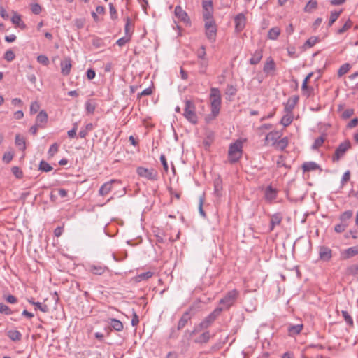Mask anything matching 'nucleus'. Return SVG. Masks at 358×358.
Listing matches in <instances>:
<instances>
[{
	"label": "nucleus",
	"instance_id": "obj_1",
	"mask_svg": "<svg viewBox=\"0 0 358 358\" xmlns=\"http://www.w3.org/2000/svg\"><path fill=\"white\" fill-rule=\"evenodd\" d=\"M210 101L211 114L207 116L206 118V121L208 122L215 118L219 115L220 111L222 97L220 91L218 88L212 87L210 89Z\"/></svg>",
	"mask_w": 358,
	"mask_h": 358
},
{
	"label": "nucleus",
	"instance_id": "obj_2",
	"mask_svg": "<svg viewBox=\"0 0 358 358\" xmlns=\"http://www.w3.org/2000/svg\"><path fill=\"white\" fill-rule=\"evenodd\" d=\"M243 143L238 140L231 143L228 151V158L231 163L236 162L241 157L243 152Z\"/></svg>",
	"mask_w": 358,
	"mask_h": 358
},
{
	"label": "nucleus",
	"instance_id": "obj_3",
	"mask_svg": "<svg viewBox=\"0 0 358 358\" xmlns=\"http://www.w3.org/2000/svg\"><path fill=\"white\" fill-rule=\"evenodd\" d=\"M183 115L192 124L197 123L198 117L196 114V108L192 101H185Z\"/></svg>",
	"mask_w": 358,
	"mask_h": 358
},
{
	"label": "nucleus",
	"instance_id": "obj_4",
	"mask_svg": "<svg viewBox=\"0 0 358 358\" xmlns=\"http://www.w3.org/2000/svg\"><path fill=\"white\" fill-rule=\"evenodd\" d=\"M238 294L239 293L236 289L228 292L226 295L220 300V304L222 305L220 308H223V310L229 309L234 304Z\"/></svg>",
	"mask_w": 358,
	"mask_h": 358
},
{
	"label": "nucleus",
	"instance_id": "obj_5",
	"mask_svg": "<svg viewBox=\"0 0 358 358\" xmlns=\"http://www.w3.org/2000/svg\"><path fill=\"white\" fill-rule=\"evenodd\" d=\"M222 310L223 308H216L210 314L201 322L198 327L199 329H196L195 331L205 329L209 327L220 315Z\"/></svg>",
	"mask_w": 358,
	"mask_h": 358
},
{
	"label": "nucleus",
	"instance_id": "obj_6",
	"mask_svg": "<svg viewBox=\"0 0 358 358\" xmlns=\"http://www.w3.org/2000/svg\"><path fill=\"white\" fill-rule=\"evenodd\" d=\"M350 147L351 143L348 140L341 143L336 149L335 153L332 157L333 162H338L341 158L345 155V152L350 148Z\"/></svg>",
	"mask_w": 358,
	"mask_h": 358
},
{
	"label": "nucleus",
	"instance_id": "obj_7",
	"mask_svg": "<svg viewBox=\"0 0 358 358\" xmlns=\"http://www.w3.org/2000/svg\"><path fill=\"white\" fill-rule=\"evenodd\" d=\"M137 173L148 180H156L158 177V173L157 171L154 169H148L145 167H138L137 169Z\"/></svg>",
	"mask_w": 358,
	"mask_h": 358
},
{
	"label": "nucleus",
	"instance_id": "obj_8",
	"mask_svg": "<svg viewBox=\"0 0 358 358\" xmlns=\"http://www.w3.org/2000/svg\"><path fill=\"white\" fill-rule=\"evenodd\" d=\"M203 17L206 20H213V6L212 0H202Z\"/></svg>",
	"mask_w": 358,
	"mask_h": 358
},
{
	"label": "nucleus",
	"instance_id": "obj_9",
	"mask_svg": "<svg viewBox=\"0 0 358 358\" xmlns=\"http://www.w3.org/2000/svg\"><path fill=\"white\" fill-rule=\"evenodd\" d=\"M194 313V308L192 306H191L181 316L180 319L179 320L177 325L178 330H181L183 329L187 322L191 320L192 317Z\"/></svg>",
	"mask_w": 358,
	"mask_h": 358
},
{
	"label": "nucleus",
	"instance_id": "obj_10",
	"mask_svg": "<svg viewBox=\"0 0 358 358\" xmlns=\"http://www.w3.org/2000/svg\"><path fill=\"white\" fill-rule=\"evenodd\" d=\"M206 37L211 41H215L217 29L213 20H206L205 23Z\"/></svg>",
	"mask_w": 358,
	"mask_h": 358
},
{
	"label": "nucleus",
	"instance_id": "obj_11",
	"mask_svg": "<svg viewBox=\"0 0 358 358\" xmlns=\"http://www.w3.org/2000/svg\"><path fill=\"white\" fill-rule=\"evenodd\" d=\"M175 16L180 21L185 23V24H190V19L186 13L181 6H177L175 8L174 10Z\"/></svg>",
	"mask_w": 358,
	"mask_h": 358
},
{
	"label": "nucleus",
	"instance_id": "obj_12",
	"mask_svg": "<svg viewBox=\"0 0 358 358\" xmlns=\"http://www.w3.org/2000/svg\"><path fill=\"white\" fill-rule=\"evenodd\" d=\"M282 136L281 131H273L269 132L265 137V145H268L271 143L272 145H275L278 140Z\"/></svg>",
	"mask_w": 358,
	"mask_h": 358
},
{
	"label": "nucleus",
	"instance_id": "obj_13",
	"mask_svg": "<svg viewBox=\"0 0 358 358\" xmlns=\"http://www.w3.org/2000/svg\"><path fill=\"white\" fill-rule=\"evenodd\" d=\"M235 28L236 31H241L246 24V17L243 13H239L234 17Z\"/></svg>",
	"mask_w": 358,
	"mask_h": 358
},
{
	"label": "nucleus",
	"instance_id": "obj_14",
	"mask_svg": "<svg viewBox=\"0 0 358 358\" xmlns=\"http://www.w3.org/2000/svg\"><path fill=\"white\" fill-rule=\"evenodd\" d=\"M276 65L271 57H269L266 59V61L264 64L263 71L266 74H271L275 70Z\"/></svg>",
	"mask_w": 358,
	"mask_h": 358
},
{
	"label": "nucleus",
	"instance_id": "obj_15",
	"mask_svg": "<svg viewBox=\"0 0 358 358\" xmlns=\"http://www.w3.org/2000/svg\"><path fill=\"white\" fill-rule=\"evenodd\" d=\"M278 191L272 187L271 185L268 186L265 189V199L268 202H272L277 198Z\"/></svg>",
	"mask_w": 358,
	"mask_h": 358
},
{
	"label": "nucleus",
	"instance_id": "obj_16",
	"mask_svg": "<svg viewBox=\"0 0 358 358\" xmlns=\"http://www.w3.org/2000/svg\"><path fill=\"white\" fill-rule=\"evenodd\" d=\"M320 258L324 261H329L332 257V252L330 248L326 246L320 247L319 250Z\"/></svg>",
	"mask_w": 358,
	"mask_h": 358
},
{
	"label": "nucleus",
	"instance_id": "obj_17",
	"mask_svg": "<svg viewBox=\"0 0 358 358\" xmlns=\"http://www.w3.org/2000/svg\"><path fill=\"white\" fill-rule=\"evenodd\" d=\"M71 60L70 58H65L61 62V73L64 76H68L71 69Z\"/></svg>",
	"mask_w": 358,
	"mask_h": 358
},
{
	"label": "nucleus",
	"instance_id": "obj_18",
	"mask_svg": "<svg viewBox=\"0 0 358 358\" xmlns=\"http://www.w3.org/2000/svg\"><path fill=\"white\" fill-rule=\"evenodd\" d=\"M357 255H358V244L341 252V256L343 259H349Z\"/></svg>",
	"mask_w": 358,
	"mask_h": 358
},
{
	"label": "nucleus",
	"instance_id": "obj_19",
	"mask_svg": "<svg viewBox=\"0 0 358 358\" xmlns=\"http://www.w3.org/2000/svg\"><path fill=\"white\" fill-rule=\"evenodd\" d=\"M48 114L47 113L42 110L39 112L36 118V123L37 125H39L40 127H44L48 122Z\"/></svg>",
	"mask_w": 358,
	"mask_h": 358
},
{
	"label": "nucleus",
	"instance_id": "obj_20",
	"mask_svg": "<svg viewBox=\"0 0 358 358\" xmlns=\"http://www.w3.org/2000/svg\"><path fill=\"white\" fill-rule=\"evenodd\" d=\"M116 181V180H111L110 181L105 182L99 190V194L101 196L107 195L112 190V184Z\"/></svg>",
	"mask_w": 358,
	"mask_h": 358
},
{
	"label": "nucleus",
	"instance_id": "obj_21",
	"mask_svg": "<svg viewBox=\"0 0 358 358\" xmlns=\"http://www.w3.org/2000/svg\"><path fill=\"white\" fill-rule=\"evenodd\" d=\"M282 220L280 213H277L271 215L270 221V231H273L276 225H279Z\"/></svg>",
	"mask_w": 358,
	"mask_h": 358
},
{
	"label": "nucleus",
	"instance_id": "obj_22",
	"mask_svg": "<svg viewBox=\"0 0 358 358\" xmlns=\"http://www.w3.org/2000/svg\"><path fill=\"white\" fill-rule=\"evenodd\" d=\"M263 57V50L258 49L252 54V57L250 59V64L255 65L258 64Z\"/></svg>",
	"mask_w": 358,
	"mask_h": 358
},
{
	"label": "nucleus",
	"instance_id": "obj_23",
	"mask_svg": "<svg viewBox=\"0 0 358 358\" xmlns=\"http://www.w3.org/2000/svg\"><path fill=\"white\" fill-rule=\"evenodd\" d=\"M299 97L298 96H294L291 99H289L285 105V110L287 113H291L295 107V105L298 102Z\"/></svg>",
	"mask_w": 358,
	"mask_h": 358
},
{
	"label": "nucleus",
	"instance_id": "obj_24",
	"mask_svg": "<svg viewBox=\"0 0 358 358\" xmlns=\"http://www.w3.org/2000/svg\"><path fill=\"white\" fill-rule=\"evenodd\" d=\"M125 26H124V33L125 36L131 37V34L134 31V24H132L130 18L129 17H127L125 18Z\"/></svg>",
	"mask_w": 358,
	"mask_h": 358
},
{
	"label": "nucleus",
	"instance_id": "obj_25",
	"mask_svg": "<svg viewBox=\"0 0 358 358\" xmlns=\"http://www.w3.org/2000/svg\"><path fill=\"white\" fill-rule=\"evenodd\" d=\"M303 329V324H299L295 325H290L288 327L289 335L294 336L299 334Z\"/></svg>",
	"mask_w": 358,
	"mask_h": 358
},
{
	"label": "nucleus",
	"instance_id": "obj_26",
	"mask_svg": "<svg viewBox=\"0 0 358 358\" xmlns=\"http://www.w3.org/2000/svg\"><path fill=\"white\" fill-rule=\"evenodd\" d=\"M280 29L278 27L269 29L267 37L270 40H276L280 34Z\"/></svg>",
	"mask_w": 358,
	"mask_h": 358
},
{
	"label": "nucleus",
	"instance_id": "obj_27",
	"mask_svg": "<svg viewBox=\"0 0 358 358\" xmlns=\"http://www.w3.org/2000/svg\"><path fill=\"white\" fill-rule=\"evenodd\" d=\"M106 266L101 265H92L90 271L94 275H102L106 270Z\"/></svg>",
	"mask_w": 358,
	"mask_h": 358
},
{
	"label": "nucleus",
	"instance_id": "obj_28",
	"mask_svg": "<svg viewBox=\"0 0 358 358\" xmlns=\"http://www.w3.org/2000/svg\"><path fill=\"white\" fill-rule=\"evenodd\" d=\"M7 336L13 341H18L22 338L21 333L17 330H10L7 332Z\"/></svg>",
	"mask_w": 358,
	"mask_h": 358
},
{
	"label": "nucleus",
	"instance_id": "obj_29",
	"mask_svg": "<svg viewBox=\"0 0 358 358\" xmlns=\"http://www.w3.org/2000/svg\"><path fill=\"white\" fill-rule=\"evenodd\" d=\"M109 324L117 331H121L123 329L122 323L117 319H110Z\"/></svg>",
	"mask_w": 358,
	"mask_h": 358
},
{
	"label": "nucleus",
	"instance_id": "obj_30",
	"mask_svg": "<svg viewBox=\"0 0 358 358\" xmlns=\"http://www.w3.org/2000/svg\"><path fill=\"white\" fill-rule=\"evenodd\" d=\"M293 121V115L292 113H287L286 115H285L281 120L280 124H282L284 127L289 126Z\"/></svg>",
	"mask_w": 358,
	"mask_h": 358
},
{
	"label": "nucleus",
	"instance_id": "obj_31",
	"mask_svg": "<svg viewBox=\"0 0 358 358\" xmlns=\"http://www.w3.org/2000/svg\"><path fill=\"white\" fill-rule=\"evenodd\" d=\"M319 168V166L317 164L313 162H305L303 164V169L306 171H315Z\"/></svg>",
	"mask_w": 358,
	"mask_h": 358
},
{
	"label": "nucleus",
	"instance_id": "obj_32",
	"mask_svg": "<svg viewBox=\"0 0 358 358\" xmlns=\"http://www.w3.org/2000/svg\"><path fill=\"white\" fill-rule=\"evenodd\" d=\"M11 21L14 24H16L22 29H24L26 27L24 23L22 21L20 15H19L17 13H15L13 15V16L11 18Z\"/></svg>",
	"mask_w": 358,
	"mask_h": 358
},
{
	"label": "nucleus",
	"instance_id": "obj_33",
	"mask_svg": "<svg viewBox=\"0 0 358 358\" xmlns=\"http://www.w3.org/2000/svg\"><path fill=\"white\" fill-rule=\"evenodd\" d=\"M317 6V3L315 0H310L304 8V11L306 13H312Z\"/></svg>",
	"mask_w": 358,
	"mask_h": 358
},
{
	"label": "nucleus",
	"instance_id": "obj_34",
	"mask_svg": "<svg viewBox=\"0 0 358 358\" xmlns=\"http://www.w3.org/2000/svg\"><path fill=\"white\" fill-rule=\"evenodd\" d=\"M289 140L287 137H284L281 138L280 140H278V142L275 145L277 148L280 149V150H284L287 146L288 145Z\"/></svg>",
	"mask_w": 358,
	"mask_h": 358
},
{
	"label": "nucleus",
	"instance_id": "obj_35",
	"mask_svg": "<svg viewBox=\"0 0 358 358\" xmlns=\"http://www.w3.org/2000/svg\"><path fill=\"white\" fill-rule=\"evenodd\" d=\"M353 212L352 210H346L340 216V220L343 223H348L349 220L352 217Z\"/></svg>",
	"mask_w": 358,
	"mask_h": 358
},
{
	"label": "nucleus",
	"instance_id": "obj_36",
	"mask_svg": "<svg viewBox=\"0 0 358 358\" xmlns=\"http://www.w3.org/2000/svg\"><path fill=\"white\" fill-rule=\"evenodd\" d=\"M15 145L22 150L26 148L25 140L20 135H16L15 136Z\"/></svg>",
	"mask_w": 358,
	"mask_h": 358
},
{
	"label": "nucleus",
	"instance_id": "obj_37",
	"mask_svg": "<svg viewBox=\"0 0 358 358\" xmlns=\"http://www.w3.org/2000/svg\"><path fill=\"white\" fill-rule=\"evenodd\" d=\"M199 72L201 73H204L206 71V69L208 66V59H199Z\"/></svg>",
	"mask_w": 358,
	"mask_h": 358
},
{
	"label": "nucleus",
	"instance_id": "obj_38",
	"mask_svg": "<svg viewBox=\"0 0 358 358\" xmlns=\"http://www.w3.org/2000/svg\"><path fill=\"white\" fill-rule=\"evenodd\" d=\"M350 69V65L348 63H345L341 65L338 71V76L341 77Z\"/></svg>",
	"mask_w": 358,
	"mask_h": 358
},
{
	"label": "nucleus",
	"instance_id": "obj_39",
	"mask_svg": "<svg viewBox=\"0 0 358 358\" xmlns=\"http://www.w3.org/2000/svg\"><path fill=\"white\" fill-rule=\"evenodd\" d=\"M210 338L209 331H205L201 334L196 339L198 343H207Z\"/></svg>",
	"mask_w": 358,
	"mask_h": 358
},
{
	"label": "nucleus",
	"instance_id": "obj_40",
	"mask_svg": "<svg viewBox=\"0 0 358 358\" xmlns=\"http://www.w3.org/2000/svg\"><path fill=\"white\" fill-rule=\"evenodd\" d=\"M352 25V23L350 20H348L343 25V27L338 29L337 34H342L348 29H349Z\"/></svg>",
	"mask_w": 358,
	"mask_h": 358
},
{
	"label": "nucleus",
	"instance_id": "obj_41",
	"mask_svg": "<svg viewBox=\"0 0 358 358\" xmlns=\"http://www.w3.org/2000/svg\"><path fill=\"white\" fill-rule=\"evenodd\" d=\"M152 275H153L152 272L147 271V272L142 273L139 274L138 275H137L136 279L138 281L145 280L150 278Z\"/></svg>",
	"mask_w": 358,
	"mask_h": 358
},
{
	"label": "nucleus",
	"instance_id": "obj_42",
	"mask_svg": "<svg viewBox=\"0 0 358 358\" xmlns=\"http://www.w3.org/2000/svg\"><path fill=\"white\" fill-rule=\"evenodd\" d=\"M341 13V11H334V12L331 13L330 18L329 20V27H331L336 22V20L338 18Z\"/></svg>",
	"mask_w": 358,
	"mask_h": 358
},
{
	"label": "nucleus",
	"instance_id": "obj_43",
	"mask_svg": "<svg viewBox=\"0 0 358 358\" xmlns=\"http://www.w3.org/2000/svg\"><path fill=\"white\" fill-rule=\"evenodd\" d=\"M39 169L42 171L49 172L52 171V167L48 162L41 161L39 165Z\"/></svg>",
	"mask_w": 358,
	"mask_h": 358
},
{
	"label": "nucleus",
	"instance_id": "obj_44",
	"mask_svg": "<svg viewBox=\"0 0 358 358\" xmlns=\"http://www.w3.org/2000/svg\"><path fill=\"white\" fill-rule=\"evenodd\" d=\"M318 41L317 37L313 36L309 38L305 43L304 46L306 48H311L314 46Z\"/></svg>",
	"mask_w": 358,
	"mask_h": 358
},
{
	"label": "nucleus",
	"instance_id": "obj_45",
	"mask_svg": "<svg viewBox=\"0 0 358 358\" xmlns=\"http://www.w3.org/2000/svg\"><path fill=\"white\" fill-rule=\"evenodd\" d=\"M287 51L288 55L291 58H296L299 57V55L296 53V50L294 46H291V45L288 46L287 48Z\"/></svg>",
	"mask_w": 358,
	"mask_h": 358
},
{
	"label": "nucleus",
	"instance_id": "obj_46",
	"mask_svg": "<svg viewBox=\"0 0 358 358\" xmlns=\"http://www.w3.org/2000/svg\"><path fill=\"white\" fill-rule=\"evenodd\" d=\"M0 313L7 315H11L13 313L10 308L3 303H0Z\"/></svg>",
	"mask_w": 358,
	"mask_h": 358
},
{
	"label": "nucleus",
	"instance_id": "obj_47",
	"mask_svg": "<svg viewBox=\"0 0 358 358\" xmlns=\"http://www.w3.org/2000/svg\"><path fill=\"white\" fill-rule=\"evenodd\" d=\"M59 149V145L57 143H53L49 148L48 154L50 157H53Z\"/></svg>",
	"mask_w": 358,
	"mask_h": 358
},
{
	"label": "nucleus",
	"instance_id": "obj_48",
	"mask_svg": "<svg viewBox=\"0 0 358 358\" xmlns=\"http://www.w3.org/2000/svg\"><path fill=\"white\" fill-rule=\"evenodd\" d=\"M342 316L348 324L350 326H353V320L346 310L342 311Z\"/></svg>",
	"mask_w": 358,
	"mask_h": 358
},
{
	"label": "nucleus",
	"instance_id": "obj_49",
	"mask_svg": "<svg viewBox=\"0 0 358 358\" xmlns=\"http://www.w3.org/2000/svg\"><path fill=\"white\" fill-rule=\"evenodd\" d=\"M348 226V223H343L341 222L340 224H338L335 226L334 230L337 233H341L345 230Z\"/></svg>",
	"mask_w": 358,
	"mask_h": 358
},
{
	"label": "nucleus",
	"instance_id": "obj_50",
	"mask_svg": "<svg viewBox=\"0 0 358 358\" xmlns=\"http://www.w3.org/2000/svg\"><path fill=\"white\" fill-rule=\"evenodd\" d=\"M324 141V138L323 136H320L318 138H317L315 141H314V143L312 146V148L313 149H317L318 148H320V146H322V145L323 144Z\"/></svg>",
	"mask_w": 358,
	"mask_h": 358
},
{
	"label": "nucleus",
	"instance_id": "obj_51",
	"mask_svg": "<svg viewBox=\"0 0 358 358\" xmlns=\"http://www.w3.org/2000/svg\"><path fill=\"white\" fill-rule=\"evenodd\" d=\"M95 104L92 103V101H87L85 103V108L88 113H93L95 110Z\"/></svg>",
	"mask_w": 358,
	"mask_h": 358
},
{
	"label": "nucleus",
	"instance_id": "obj_52",
	"mask_svg": "<svg viewBox=\"0 0 358 358\" xmlns=\"http://www.w3.org/2000/svg\"><path fill=\"white\" fill-rule=\"evenodd\" d=\"M36 309L40 310L43 313H47L48 311V306L46 304H42L40 302L34 303Z\"/></svg>",
	"mask_w": 358,
	"mask_h": 358
},
{
	"label": "nucleus",
	"instance_id": "obj_53",
	"mask_svg": "<svg viewBox=\"0 0 358 358\" xmlns=\"http://www.w3.org/2000/svg\"><path fill=\"white\" fill-rule=\"evenodd\" d=\"M15 53L10 50H7L4 54V59L8 62L13 61L15 59Z\"/></svg>",
	"mask_w": 358,
	"mask_h": 358
},
{
	"label": "nucleus",
	"instance_id": "obj_54",
	"mask_svg": "<svg viewBox=\"0 0 358 358\" xmlns=\"http://www.w3.org/2000/svg\"><path fill=\"white\" fill-rule=\"evenodd\" d=\"M37 61L40 64L47 66L49 64V59L47 56L44 55H38L37 57Z\"/></svg>",
	"mask_w": 358,
	"mask_h": 358
},
{
	"label": "nucleus",
	"instance_id": "obj_55",
	"mask_svg": "<svg viewBox=\"0 0 358 358\" xmlns=\"http://www.w3.org/2000/svg\"><path fill=\"white\" fill-rule=\"evenodd\" d=\"M40 108V104L37 101H34L31 103L30 106V113L31 114H34L38 112Z\"/></svg>",
	"mask_w": 358,
	"mask_h": 358
},
{
	"label": "nucleus",
	"instance_id": "obj_56",
	"mask_svg": "<svg viewBox=\"0 0 358 358\" xmlns=\"http://www.w3.org/2000/svg\"><path fill=\"white\" fill-rule=\"evenodd\" d=\"M110 15L112 20H116L117 18V13L112 3L109 4Z\"/></svg>",
	"mask_w": 358,
	"mask_h": 358
},
{
	"label": "nucleus",
	"instance_id": "obj_57",
	"mask_svg": "<svg viewBox=\"0 0 358 358\" xmlns=\"http://www.w3.org/2000/svg\"><path fill=\"white\" fill-rule=\"evenodd\" d=\"M237 92L235 87L231 85H228L226 88V94L230 96H234Z\"/></svg>",
	"mask_w": 358,
	"mask_h": 358
},
{
	"label": "nucleus",
	"instance_id": "obj_58",
	"mask_svg": "<svg viewBox=\"0 0 358 358\" xmlns=\"http://www.w3.org/2000/svg\"><path fill=\"white\" fill-rule=\"evenodd\" d=\"M131 38L130 36H124V37H122L120 38H119L116 43L122 47L123 45H124L127 43H128L129 41H130Z\"/></svg>",
	"mask_w": 358,
	"mask_h": 358
},
{
	"label": "nucleus",
	"instance_id": "obj_59",
	"mask_svg": "<svg viewBox=\"0 0 358 358\" xmlns=\"http://www.w3.org/2000/svg\"><path fill=\"white\" fill-rule=\"evenodd\" d=\"M13 158V153L11 152H6L3 156V161L5 163H9Z\"/></svg>",
	"mask_w": 358,
	"mask_h": 358
},
{
	"label": "nucleus",
	"instance_id": "obj_60",
	"mask_svg": "<svg viewBox=\"0 0 358 358\" xmlns=\"http://www.w3.org/2000/svg\"><path fill=\"white\" fill-rule=\"evenodd\" d=\"M354 114V110L351 108H348L345 110L342 113V118L348 119L350 117Z\"/></svg>",
	"mask_w": 358,
	"mask_h": 358
},
{
	"label": "nucleus",
	"instance_id": "obj_61",
	"mask_svg": "<svg viewBox=\"0 0 358 358\" xmlns=\"http://www.w3.org/2000/svg\"><path fill=\"white\" fill-rule=\"evenodd\" d=\"M206 50L204 46H201L199 50H198L197 52V57L198 59H206Z\"/></svg>",
	"mask_w": 358,
	"mask_h": 358
},
{
	"label": "nucleus",
	"instance_id": "obj_62",
	"mask_svg": "<svg viewBox=\"0 0 358 358\" xmlns=\"http://www.w3.org/2000/svg\"><path fill=\"white\" fill-rule=\"evenodd\" d=\"M350 171H345L343 173L342 178H341V185H344L350 180Z\"/></svg>",
	"mask_w": 358,
	"mask_h": 358
},
{
	"label": "nucleus",
	"instance_id": "obj_63",
	"mask_svg": "<svg viewBox=\"0 0 358 358\" xmlns=\"http://www.w3.org/2000/svg\"><path fill=\"white\" fill-rule=\"evenodd\" d=\"M139 323V318L136 312L132 310V320H131V325L133 327H136Z\"/></svg>",
	"mask_w": 358,
	"mask_h": 358
},
{
	"label": "nucleus",
	"instance_id": "obj_64",
	"mask_svg": "<svg viewBox=\"0 0 358 358\" xmlns=\"http://www.w3.org/2000/svg\"><path fill=\"white\" fill-rule=\"evenodd\" d=\"M11 171L13 174L15 175L17 178H20L22 176V172L17 166H13Z\"/></svg>",
	"mask_w": 358,
	"mask_h": 358
}]
</instances>
